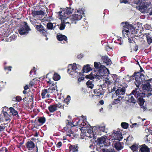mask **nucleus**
<instances>
[{
  "label": "nucleus",
  "instance_id": "1",
  "mask_svg": "<svg viewBox=\"0 0 152 152\" xmlns=\"http://www.w3.org/2000/svg\"><path fill=\"white\" fill-rule=\"evenodd\" d=\"M132 77H134L135 81L134 83L137 88H135L131 93V94H133L138 100V102L140 105L143 104L145 100L142 99V97L145 96L143 93L140 92L139 86L145 81V76L142 74H140L139 72H135L132 75Z\"/></svg>",
  "mask_w": 152,
  "mask_h": 152
},
{
  "label": "nucleus",
  "instance_id": "2",
  "mask_svg": "<svg viewBox=\"0 0 152 152\" xmlns=\"http://www.w3.org/2000/svg\"><path fill=\"white\" fill-rule=\"evenodd\" d=\"M109 73V71L104 66L102 65L100 62H96V79H98L96 80V82L97 84L98 83V81L102 84V82L103 83H105L107 85V87H109V86L113 83V82L110 81L107 77H105L106 80L103 79L102 78H104L103 77L108 76ZM103 87L105 86H104Z\"/></svg>",
  "mask_w": 152,
  "mask_h": 152
},
{
  "label": "nucleus",
  "instance_id": "3",
  "mask_svg": "<svg viewBox=\"0 0 152 152\" xmlns=\"http://www.w3.org/2000/svg\"><path fill=\"white\" fill-rule=\"evenodd\" d=\"M79 129L81 132L80 134L81 138L86 140L89 138L91 143L89 148L94 149L95 146V136L93 130V128L91 127L87 130H86V129L81 130V129L79 128Z\"/></svg>",
  "mask_w": 152,
  "mask_h": 152
},
{
  "label": "nucleus",
  "instance_id": "4",
  "mask_svg": "<svg viewBox=\"0 0 152 152\" xmlns=\"http://www.w3.org/2000/svg\"><path fill=\"white\" fill-rule=\"evenodd\" d=\"M66 126L64 127L62 129V131L63 132H65L66 136L69 137H71L72 134H73V128H76L77 127L75 126V124L72 123L69 120H66Z\"/></svg>",
  "mask_w": 152,
  "mask_h": 152
},
{
  "label": "nucleus",
  "instance_id": "5",
  "mask_svg": "<svg viewBox=\"0 0 152 152\" xmlns=\"http://www.w3.org/2000/svg\"><path fill=\"white\" fill-rule=\"evenodd\" d=\"M126 89L125 87L121 85L116 86L115 85L113 88L111 89V91L109 93H112L115 91V93L116 96H120L125 94Z\"/></svg>",
  "mask_w": 152,
  "mask_h": 152
},
{
  "label": "nucleus",
  "instance_id": "6",
  "mask_svg": "<svg viewBox=\"0 0 152 152\" xmlns=\"http://www.w3.org/2000/svg\"><path fill=\"white\" fill-rule=\"evenodd\" d=\"M121 25L123 27L122 32L123 35L125 37L126 35L127 37L129 36L130 32L129 29L132 26V25L130 24L127 22H123L121 23Z\"/></svg>",
  "mask_w": 152,
  "mask_h": 152
},
{
  "label": "nucleus",
  "instance_id": "7",
  "mask_svg": "<svg viewBox=\"0 0 152 152\" xmlns=\"http://www.w3.org/2000/svg\"><path fill=\"white\" fill-rule=\"evenodd\" d=\"M75 126L80 127L81 130L84 129L83 128H86L88 127V123L86 121V116H84L83 118L80 120L77 119L75 124Z\"/></svg>",
  "mask_w": 152,
  "mask_h": 152
},
{
  "label": "nucleus",
  "instance_id": "8",
  "mask_svg": "<svg viewBox=\"0 0 152 152\" xmlns=\"http://www.w3.org/2000/svg\"><path fill=\"white\" fill-rule=\"evenodd\" d=\"M145 83L142 85V88L143 91L147 94L151 89V85L150 83H152V79H149L145 81Z\"/></svg>",
  "mask_w": 152,
  "mask_h": 152
},
{
  "label": "nucleus",
  "instance_id": "9",
  "mask_svg": "<svg viewBox=\"0 0 152 152\" xmlns=\"http://www.w3.org/2000/svg\"><path fill=\"white\" fill-rule=\"evenodd\" d=\"M100 85H97V86H98L99 87H100L101 88L98 89H96V96L98 98H100L101 96V98H102L103 97L104 93L102 88V86H104V84H101V83H100Z\"/></svg>",
  "mask_w": 152,
  "mask_h": 152
},
{
  "label": "nucleus",
  "instance_id": "10",
  "mask_svg": "<svg viewBox=\"0 0 152 152\" xmlns=\"http://www.w3.org/2000/svg\"><path fill=\"white\" fill-rule=\"evenodd\" d=\"M25 26L20 28L19 30V32L21 35H23L27 34L28 33V31L30 30L28 26L27 25V23L25 22Z\"/></svg>",
  "mask_w": 152,
  "mask_h": 152
},
{
  "label": "nucleus",
  "instance_id": "11",
  "mask_svg": "<svg viewBox=\"0 0 152 152\" xmlns=\"http://www.w3.org/2000/svg\"><path fill=\"white\" fill-rule=\"evenodd\" d=\"M26 146L27 149L30 151L32 150L35 147H36V149L35 151V152H37L38 151L37 146H35L34 143L31 140L27 142L26 144Z\"/></svg>",
  "mask_w": 152,
  "mask_h": 152
},
{
  "label": "nucleus",
  "instance_id": "12",
  "mask_svg": "<svg viewBox=\"0 0 152 152\" xmlns=\"http://www.w3.org/2000/svg\"><path fill=\"white\" fill-rule=\"evenodd\" d=\"M70 65L72 66L71 68L68 69V72L71 75H76L77 72L76 71V70L77 69V68L76 66V64L74 63L73 65L71 64Z\"/></svg>",
  "mask_w": 152,
  "mask_h": 152
},
{
  "label": "nucleus",
  "instance_id": "13",
  "mask_svg": "<svg viewBox=\"0 0 152 152\" xmlns=\"http://www.w3.org/2000/svg\"><path fill=\"white\" fill-rule=\"evenodd\" d=\"M59 105L58 104H56L53 105H50L48 107V109L51 113H53L57 110V108H61L62 107L61 105Z\"/></svg>",
  "mask_w": 152,
  "mask_h": 152
},
{
  "label": "nucleus",
  "instance_id": "14",
  "mask_svg": "<svg viewBox=\"0 0 152 152\" xmlns=\"http://www.w3.org/2000/svg\"><path fill=\"white\" fill-rule=\"evenodd\" d=\"M31 11V14L34 17L39 15H44L45 13V11L42 10L36 11L32 10Z\"/></svg>",
  "mask_w": 152,
  "mask_h": 152
},
{
  "label": "nucleus",
  "instance_id": "15",
  "mask_svg": "<svg viewBox=\"0 0 152 152\" xmlns=\"http://www.w3.org/2000/svg\"><path fill=\"white\" fill-rule=\"evenodd\" d=\"M60 16V18L61 20V21L62 22L65 24L70 23L69 21V20H70V17H68V16H66L65 15H63L62 14L59 15Z\"/></svg>",
  "mask_w": 152,
  "mask_h": 152
},
{
  "label": "nucleus",
  "instance_id": "16",
  "mask_svg": "<svg viewBox=\"0 0 152 152\" xmlns=\"http://www.w3.org/2000/svg\"><path fill=\"white\" fill-rule=\"evenodd\" d=\"M122 143L123 144V143L118 141L113 142V145L116 150L119 151L122 150L124 148V146L122 145Z\"/></svg>",
  "mask_w": 152,
  "mask_h": 152
},
{
  "label": "nucleus",
  "instance_id": "17",
  "mask_svg": "<svg viewBox=\"0 0 152 152\" xmlns=\"http://www.w3.org/2000/svg\"><path fill=\"white\" fill-rule=\"evenodd\" d=\"M139 152H150L149 148L145 144L140 145L139 147Z\"/></svg>",
  "mask_w": 152,
  "mask_h": 152
},
{
  "label": "nucleus",
  "instance_id": "18",
  "mask_svg": "<svg viewBox=\"0 0 152 152\" xmlns=\"http://www.w3.org/2000/svg\"><path fill=\"white\" fill-rule=\"evenodd\" d=\"M101 58L103 62L107 65H110L112 64L110 59L107 56H102Z\"/></svg>",
  "mask_w": 152,
  "mask_h": 152
},
{
  "label": "nucleus",
  "instance_id": "19",
  "mask_svg": "<svg viewBox=\"0 0 152 152\" xmlns=\"http://www.w3.org/2000/svg\"><path fill=\"white\" fill-rule=\"evenodd\" d=\"M82 17V15L75 14L70 16V19L72 21L78 20H80Z\"/></svg>",
  "mask_w": 152,
  "mask_h": 152
},
{
  "label": "nucleus",
  "instance_id": "20",
  "mask_svg": "<svg viewBox=\"0 0 152 152\" xmlns=\"http://www.w3.org/2000/svg\"><path fill=\"white\" fill-rule=\"evenodd\" d=\"M72 11L71 8H67L65 10H63L59 12V15L62 14L63 15H65L66 16H68L69 15L72 13Z\"/></svg>",
  "mask_w": 152,
  "mask_h": 152
},
{
  "label": "nucleus",
  "instance_id": "21",
  "mask_svg": "<svg viewBox=\"0 0 152 152\" xmlns=\"http://www.w3.org/2000/svg\"><path fill=\"white\" fill-rule=\"evenodd\" d=\"M36 29L40 32H42L43 34H46V31L45 29L44 26L41 24L36 25L35 26Z\"/></svg>",
  "mask_w": 152,
  "mask_h": 152
},
{
  "label": "nucleus",
  "instance_id": "22",
  "mask_svg": "<svg viewBox=\"0 0 152 152\" xmlns=\"http://www.w3.org/2000/svg\"><path fill=\"white\" fill-rule=\"evenodd\" d=\"M57 38L59 41L62 42H61L62 43H65V42L63 41H65L66 42H67V37H66L64 35H63L61 34H60L59 35H57Z\"/></svg>",
  "mask_w": 152,
  "mask_h": 152
},
{
  "label": "nucleus",
  "instance_id": "23",
  "mask_svg": "<svg viewBox=\"0 0 152 152\" xmlns=\"http://www.w3.org/2000/svg\"><path fill=\"white\" fill-rule=\"evenodd\" d=\"M150 2H145L142 4H141L140 5V9L141 10H146L147 8L150 6Z\"/></svg>",
  "mask_w": 152,
  "mask_h": 152
},
{
  "label": "nucleus",
  "instance_id": "24",
  "mask_svg": "<svg viewBox=\"0 0 152 152\" xmlns=\"http://www.w3.org/2000/svg\"><path fill=\"white\" fill-rule=\"evenodd\" d=\"M150 2H145L142 4H141L140 5V9L141 10H146L147 8L150 6Z\"/></svg>",
  "mask_w": 152,
  "mask_h": 152
},
{
  "label": "nucleus",
  "instance_id": "25",
  "mask_svg": "<svg viewBox=\"0 0 152 152\" xmlns=\"http://www.w3.org/2000/svg\"><path fill=\"white\" fill-rule=\"evenodd\" d=\"M56 26V23H52L51 22H49L47 24V28L49 30H54Z\"/></svg>",
  "mask_w": 152,
  "mask_h": 152
},
{
  "label": "nucleus",
  "instance_id": "26",
  "mask_svg": "<svg viewBox=\"0 0 152 152\" xmlns=\"http://www.w3.org/2000/svg\"><path fill=\"white\" fill-rule=\"evenodd\" d=\"M56 88L55 87L51 86L48 88L47 89L48 94L46 95L47 98H49L50 97V94L53 93L56 90Z\"/></svg>",
  "mask_w": 152,
  "mask_h": 152
},
{
  "label": "nucleus",
  "instance_id": "27",
  "mask_svg": "<svg viewBox=\"0 0 152 152\" xmlns=\"http://www.w3.org/2000/svg\"><path fill=\"white\" fill-rule=\"evenodd\" d=\"M140 146L138 144L135 143L130 146L129 148L133 151L137 152Z\"/></svg>",
  "mask_w": 152,
  "mask_h": 152
},
{
  "label": "nucleus",
  "instance_id": "28",
  "mask_svg": "<svg viewBox=\"0 0 152 152\" xmlns=\"http://www.w3.org/2000/svg\"><path fill=\"white\" fill-rule=\"evenodd\" d=\"M10 113V114L14 116H17L18 115V111L15 110L12 107H10L9 108Z\"/></svg>",
  "mask_w": 152,
  "mask_h": 152
},
{
  "label": "nucleus",
  "instance_id": "29",
  "mask_svg": "<svg viewBox=\"0 0 152 152\" xmlns=\"http://www.w3.org/2000/svg\"><path fill=\"white\" fill-rule=\"evenodd\" d=\"M115 139L119 141H121L123 138V137L121 133L119 132L118 133H116L115 135H114Z\"/></svg>",
  "mask_w": 152,
  "mask_h": 152
},
{
  "label": "nucleus",
  "instance_id": "30",
  "mask_svg": "<svg viewBox=\"0 0 152 152\" xmlns=\"http://www.w3.org/2000/svg\"><path fill=\"white\" fill-rule=\"evenodd\" d=\"M92 70V69L90 67V65L88 64L84 66L83 69V71L85 73H88Z\"/></svg>",
  "mask_w": 152,
  "mask_h": 152
},
{
  "label": "nucleus",
  "instance_id": "31",
  "mask_svg": "<svg viewBox=\"0 0 152 152\" xmlns=\"http://www.w3.org/2000/svg\"><path fill=\"white\" fill-rule=\"evenodd\" d=\"M105 126H101L98 125L96 126V129H98L99 131H100L102 132H105L107 133V132L105 130Z\"/></svg>",
  "mask_w": 152,
  "mask_h": 152
},
{
  "label": "nucleus",
  "instance_id": "32",
  "mask_svg": "<svg viewBox=\"0 0 152 152\" xmlns=\"http://www.w3.org/2000/svg\"><path fill=\"white\" fill-rule=\"evenodd\" d=\"M129 96H131V97H129V100L132 103L135 104L136 102H137V99L136 101L134 98V97L136 99V97L133 94H131V93L129 95Z\"/></svg>",
  "mask_w": 152,
  "mask_h": 152
},
{
  "label": "nucleus",
  "instance_id": "33",
  "mask_svg": "<svg viewBox=\"0 0 152 152\" xmlns=\"http://www.w3.org/2000/svg\"><path fill=\"white\" fill-rule=\"evenodd\" d=\"M95 71L93 72H91L89 75H86V78L87 79H89L91 80L94 79L95 76Z\"/></svg>",
  "mask_w": 152,
  "mask_h": 152
},
{
  "label": "nucleus",
  "instance_id": "34",
  "mask_svg": "<svg viewBox=\"0 0 152 152\" xmlns=\"http://www.w3.org/2000/svg\"><path fill=\"white\" fill-rule=\"evenodd\" d=\"M3 114L5 121H8L11 119V116L8 114L7 112H4Z\"/></svg>",
  "mask_w": 152,
  "mask_h": 152
},
{
  "label": "nucleus",
  "instance_id": "35",
  "mask_svg": "<svg viewBox=\"0 0 152 152\" xmlns=\"http://www.w3.org/2000/svg\"><path fill=\"white\" fill-rule=\"evenodd\" d=\"M146 36V37L147 42L149 45H150L152 43V37H151L149 36V34L148 33L145 34Z\"/></svg>",
  "mask_w": 152,
  "mask_h": 152
},
{
  "label": "nucleus",
  "instance_id": "36",
  "mask_svg": "<svg viewBox=\"0 0 152 152\" xmlns=\"http://www.w3.org/2000/svg\"><path fill=\"white\" fill-rule=\"evenodd\" d=\"M69 149L70 151L73 152H77L78 151L77 146L75 145H71L69 147Z\"/></svg>",
  "mask_w": 152,
  "mask_h": 152
},
{
  "label": "nucleus",
  "instance_id": "37",
  "mask_svg": "<svg viewBox=\"0 0 152 152\" xmlns=\"http://www.w3.org/2000/svg\"><path fill=\"white\" fill-rule=\"evenodd\" d=\"M53 79L54 80L57 81L60 79V76L57 73H55L53 77Z\"/></svg>",
  "mask_w": 152,
  "mask_h": 152
},
{
  "label": "nucleus",
  "instance_id": "38",
  "mask_svg": "<svg viewBox=\"0 0 152 152\" xmlns=\"http://www.w3.org/2000/svg\"><path fill=\"white\" fill-rule=\"evenodd\" d=\"M123 97H121V96H118V98L117 99H115L113 102V104H116L119 102H120V100L122 99Z\"/></svg>",
  "mask_w": 152,
  "mask_h": 152
},
{
  "label": "nucleus",
  "instance_id": "39",
  "mask_svg": "<svg viewBox=\"0 0 152 152\" xmlns=\"http://www.w3.org/2000/svg\"><path fill=\"white\" fill-rule=\"evenodd\" d=\"M47 90V89H45L42 91L41 96L42 99H44L46 97L45 95L47 94H48V91Z\"/></svg>",
  "mask_w": 152,
  "mask_h": 152
},
{
  "label": "nucleus",
  "instance_id": "40",
  "mask_svg": "<svg viewBox=\"0 0 152 152\" xmlns=\"http://www.w3.org/2000/svg\"><path fill=\"white\" fill-rule=\"evenodd\" d=\"M129 124L126 122H122L121 124V127L124 129H127L129 126Z\"/></svg>",
  "mask_w": 152,
  "mask_h": 152
},
{
  "label": "nucleus",
  "instance_id": "41",
  "mask_svg": "<svg viewBox=\"0 0 152 152\" xmlns=\"http://www.w3.org/2000/svg\"><path fill=\"white\" fill-rule=\"evenodd\" d=\"M87 86L89 88H92L94 86V85L92 83V82L91 81L88 80L86 83Z\"/></svg>",
  "mask_w": 152,
  "mask_h": 152
},
{
  "label": "nucleus",
  "instance_id": "42",
  "mask_svg": "<svg viewBox=\"0 0 152 152\" xmlns=\"http://www.w3.org/2000/svg\"><path fill=\"white\" fill-rule=\"evenodd\" d=\"M144 94L145 95L144 96L142 97V99H143V98L146 96L148 97L151 96L152 98V89H151L150 91H148V92L147 94H145V93H144Z\"/></svg>",
  "mask_w": 152,
  "mask_h": 152
},
{
  "label": "nucleus",
  "instance_id": "43",
  "mask_svg": "<svg viewBox=\"0 0 152 152\" xmlns=\"http://www.w3.org/2000/svg\"><path fill=\"white\" fill-rule=\"evenodd\" d=\"M45 121V117H41L38 119V121L39 123L43 124Z\"/></svg>",
  "mask_w": 152,
  "mask_h": 152
},
{
  "label": "nucleus",
  "instance_id": "44",
  "mask_svg": "<svg viewBox=\"0 0 152 152\" xmlns=\"http://www.w3.org/2000/svg\"><path fill=\"white\" fill-rule=\"evenodd\" d=\"M129 36L128 37V40L129 42L130 43H132L133 42H134V38L133 37V36L131 37V36H129Z\"/></svg>",
  "mask_w": 152,
  "mask_h": 152
},
{
  "label": "nucleus",
  "instance_id": "45",
  "mask_svg": "<svg viewBox=\"0 0 152 152\" xmlns=\"http://www.w3.org/2000/svg\"><path fill=\"white\" fill-rule=\"evenodd\" d=\"M30 20L31 23L33 25L37 23V20L33 18H30Z\"/></svg>",
  "mask_w": 152,
  "mask_h": 152
},
{
  "label": "nucleus",
  "instance_id": "46",
  "mask_svg": "<svg viewBox=\"0 0 152 152\" xmlns=\"http://www.w3.org/2000/svg\"><path fill=\"white\" fill-rule=\"evenodd\" d=\"M71 99L70 97L69 96H68L66 99H64V102L68 104Z\"/></svg>",
  "mask_w": 152,
  "mask_h": 152
},
{
  "label": "nucleus",
  "instance_id": "47",
  "mask_svg": "<svg viewBox=\"0 0 152 152\" xmlns=\"http://www.w3.org/2000/svg\"><path fill=\"white\" fill-rule=\"evenodd\" d=\"M30 74L31 75H35L36 74V70H35V68L34 67L33 69L31 70L30 72Z\"/></svg>",
  "mask_w": 152,
  "mask_h": 152
},
{
  "label": "nucleus",
  "instance_id": "48",
  "mask_svg": "<svg viewBox=\"0 0 152 152\" xmlns=\"http://www.w3.org/2000/svg\"><path fill=\"white\" fill-rule=\"evenodd\" d=\"M65 26V24L61 22V23L60 24V26L59 27V29L61 30H63L64 29Z\"/></svg>",
  "mask_w": 152,
  "mask_h": 152
},
{
  "label": "nucleus",
  "instance_id": "49",
  "mask_svg": "<svg viewBox=\"0 0 152 152\" xmlns=\"http://www.w3.org/2000/svg\"><path fill=\"white\" fill-rule=\"evenodd\" d=\"M15 100H14V101H15L16 102H20L22 100L21 97L19 96H17L15 98Z\"/></svg>",
  "mask_w": 152,
  "mask_h": 152
},
{
  "label": "nucleus",
  "instance_id": "50",
  "mask_svg": "<svg viewBox=\"0 0 152 152\" xmlns=\"http://www.w3.org/2000/svg\"><path fill=\"white\" fill-rule=\"evenodd\" d=\"M102 134V132L98 129H96V135H101Z\"/></svg>",
  "mask_w": 152,
  "mask_h": 152
},
{
  "label": "nucleus",
  "instance_id": "51",
  "mask_svg": "<svg viewBox=\"0 0 152 152\" xmlns=\"http://www.w3.org/2000/svg\"><path fill=\"white\" fill-rule=\"evenodd\" d=\"M136 99L137 100V102L140 105V106L141 107V108H142V109H143V111H145V110H146L147 108H146V107H145V106H143V104H144V103H143V104L141 105H140L139 104V103H138V99H137V98H136ZM145 102H144V103Z\"/></svg>",
  "mask_w": 152,
  "mask_h": 152
},
{
  "label": "nucleus",
  "instance_id": "52",
  "mask_svg": "<svg viewBox=\"0 0 152 152\" xmlns=\"http://www.w3.org/2000/svg\"><path fill=\"white\" fill-rule=\"evenodd\" d=\"M139 66L140 68V70L139 72H139L140 74H142L143 73V74L145 73V72L143 69H142V68L141 66L139 65Z\"/></svg>",
  "mask_w": 152,
  "mask_h": 152
},
{
  "label": "nucleus",
  "instance_id": "53",
  "mask_svg": "<svg viewBox=\"0 0 152 152\" xmlns=\"http://www.w3.org/2000/svg\"><path fill=\"white\" fill-rule=\"evenodd\" d=\"M62 143L61 141L59 142L56 144V146L57 148L60 147L62 145Z\"/></svg>",
  "mask_w": 152,
  "mask_h": 152
},
{
  "label": "nucleus",
  "instance_id": "54",
  "mask_svg": "<svg viewBox=\"0 0 152 152\" xmlns=\"http://www.w3.org/2000/svg\"><path fill=\"white\" fill-rule=\"evenodd\" d=\"M132 136L129 135L127 138L126 139H125L124 140H126V141H129L130 140H131L132 139Z\"/></svg>",
  "mask_w": 152,
  "mask_h": 152
},
{
  "label": "nucleus",
  "instance_id": "55",
  "mask_svg": "<svg viewBox=\"0 0 152 152\" xmlns=\"http://www.w3.org/2000/svg\"><path fill=\"white\" fill-rule=\"evenodd\" d=\"M77 13L80 14H83V11L81 9H79V10H77Z\"/></svg>",
  "mask_w": 152,
  "mask_h": 152
},
{
  "label": "nucleus",
  "instance_id": "56",
  "mask_svg": "<svg viewBox=\"0 0 152 152\" xmlns=\"http://www.w3.org/2000/svg\"><path fill=\"white\" fill-rule=\"evenodd\" d=\"M104 104V101L103 100H100L99 102V103H98L97 104V106H98L100 105V104L103 105Z\"/></svg>",
  "mask_w": 152,
  "mask_h": 152
},
{
  "label": "nucleus",
  "instance_id": "57",
  "mask_svg": "<svg viewBox=\"0 0 152 152\" xmlns=\"http://www.w3.org/2000/svg\"><path fill=\"white\" fill-rule=\"evenodd\" d=\"M145 27L146 29L149 30L151 28V26L149 25L146 24L145 25Z\"/></svg>",
  "mask_w": 152,
  "mask_h": 152
},
{
  "label": "nucleus",
  "instance_id": "58",
  "mask_svg": "<svg viewBox=\"0 0 152 152\" xmlns=\"http://www.w3.org/2000/svg\"><path fill=\"white\" fill-rule=\"evenodd\" d=\"M138 49V46L137 45H135V46L133 48V50L135 51H137Z\"/></svg>",
  "mask_w": 152,
  "mask_h": 152
},
{
  "label": "nucleus",
  "instance_id": "59",
  "mask_svg": "<svg viewBox=\"0 0 152 152\" xmlns=\"http://www.w3.org/2000/svg\"><path fill=\"white\" fill-rule=\"evenodd\" d=\"M84 77H79L78 79V81L79 82H80L81 81L83 80H84Z\"/></svg>",
  "mask_w": 152,
  "mask_h": 152
},
{
  "label": "nucleus",
  "instance_id": "60",
  "mask_svg": "<svg viewBox=\"0 0 152 152\" xmlns=\"http://www.w3.org/2000/svg\"><path fill=\"white\" fill-rule=\"evenodd\" d=\"M128 1L127 0H120V2L121 3H124L126 4L127 3Z\"/></svg>",
  "mask_w": 152,
  "mask_h": 152
},
{
  "label": "nucleus",
  "instance_id": "61",
  "mask_svg": "<svg viewBox=\"0 0 152 152\" xmlns=\"http://www.w3.org/2000/svg\"><path fill=\"white\" fill-rule=\"evenodd\" d=\"M148 132H150V133L152 134V127H149L148 129Z\"/></svg>",
  "mask_w": 152,
  "mask_h": 152
},
{
  "label": "nucleus",
  "instance_id": "62",
  "mask_svg": "<svg viewBox=\"0 0 152 152\" xmlns=\"http://www.w3.org/2000/svg\"><path fill=\"white\" fill-rule=\"evenodd\" d=\"M5 127L3 126H0V131H1L4 130L5 129Z\"/></svg>",
  "mask_w": 152,
  "mask_h": 152
},
{
  "label": "nucleus",
  "instance_id": "63",
  "mask_svg": "<svg viewBox=\"0 0 152 152\" xmlns=\"http://www.w3.org/2000/svg\"><path fill=\"white\" fill-rule=\"evenodd\" d=\"M11 68H12V67L11 66H9L8 67H4V69H7L8 70H9V71H11Z\"/></svg>",
  "mask_w": 152,
  "mask_h": 152
},
{
  "label": "nucleus",
  "instance_id": "64",
  "mask_svg": "<svg viewBox=\"0 0 152 152\" xmlns=\"http://www.w3.org/2000/svg\"><path fill=\"white\" fill-rule=\"evenodd\" d=\"M61 113L59 111H58L56 112V113L53 115H56V116H58V115H60Z\"/></svg>",
  "mask_w": 152,
  "mask_h": 152
}]
</instances>
